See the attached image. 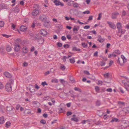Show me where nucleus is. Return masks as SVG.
Wrapping results in <instances>:
<instances>
[{
  "instance_id": "obj_9",
  "label": "nucleus",
  "mask_w": 129,
  "mask_h": 129,
  "mask_svg": "<svg viewBox=\"0 0 129 129\" xmlns=\"http://www.w3.org/2000/svg\"><path fill=\"white\" fill-rule=\"evenodd\" d=\"M122 125L125 128H126L127 126H129V121H124L122 122Z\"/></svg>"
},
{
  "instance_id": "obj_22",
  "label": "nucleus",
  "mask_w": 129,
  "mask_h": 129,
  "mask_svg": "<svg viewBox=\"0 0 129 129\" xmlns=\"http://www.w3.org/2000/svg\"><path fill=\"white\" fill-rule=\"evenodd\" d=\"M119 15L117 13H115L113 14L112 17L113 19H115L116 18V16Z\"/></svg>"
},
{
  "instance_id": "obj_59",
  "label": "nucleus",
  "mask_w": 129,
  "mask_h": 129,
  "mask_svg": "<svg viewBox=\"0 0 129 129\" xmlns=\"http://www.w3.org/2000/svg\"><path fill=\"white\" fill-rule=\"evenodd\" d=\"M90 76L92 77L90 78L91 79L93 80H95V77L94 76H93L91 74L90 75Z\"/></svg>"
},
{
  "instance_id": "obj_26",
  "label": "nucleus",
  "mask_w": 129,
  "mask_h": 129,
  "mask_svg": "<svg viewBox=\"0 0 129 129\" xmlns=\"http://www.w3.org/2000/svg\"><path fill=\"white\" fill-rule=\"evenodd\" d=\"M14 82V80L12 79H10L9 80V82L8 83H9L11 85L13 84Z\"/></svg>"
},
{
  "instance_id": "obj_19",
  "label": "nucleus",
  "mask_w": 129,
  "mask_h": 129,
  "mask_svg": "<svg viewBox=\"0 0 129 129\" xmlns=\"http://www.w3.org/2000/svg\"><path fill=\"white\" fill-rule=\"evenodd\" d=\"M121 59L123 61V63H124L126 61V59L125 57L123 55H122L121 56Z\"/></svg>"
},
{
  "instance_id": "obj_28",
  "label": "nucleus",
  "mask_w": 129,
  "mask_h": 129,
  "mask_svg": "<svg viewBox=\"0 0 129 129\" xmlns=\"http://www.w3.org/2000/svg\"><path fill=\"white\" fill-rule=\"evenodd\" d=\"M5 8V5L4 4H0V10Z\"/></svg>"
},
{
  "instance_id": "obj_5",
  "label": "nucleus",
  "mask_w": 129,
  "mask_h": 129,
  "mask_svg": "<svg viewBox=\"0 0 129 129\" xmlns=\"http://www.w3.org/2000/svg\"><path fill=\"white\" fill-rule=\"evenodd\" d=\"M53 3L56 6L60 5L61 6H63L64 5V4L63 3L61 2L59 0H54L53 1Z\"/></svg>"
},
{
  "instance_id": "obj_54",
  "label": "nucleus",
  "mask_w": 129,
  "mask_h": 129,
  "mask_svg": "<svg viewBox=\"0 0 129 129\" xmlns=\"http://www.w3.org/2000/svg\"><path fill=\"white\" fill-rule=\"evenodd\" d=\"M101 13L99 14V16L98 18V20H100L101 19Z\"/></svg>"
},
{
  "instance_id": "obj_12",
  "label": "nucleus",
  "mask_w": 129,
  "mask_h": 129,
  "mask_svg": "<svg viewBox=\"0 0 129 129\" xmlns=\"http://www.w3.org/2000/svg\"><path fill=\"white\" fill-rule=\"evenodd\" d=\"M6 49L7 51L9 52L12 50V48L10 45H7L6 46Z\"/></svg>"
},
{
  "instance_id": "obj_20",
  "label": "nucleus",
  "mask_w": 129,
  "mask_h": 129,
  "mask_svg": "<svg viewBox=\"0 0 129 129\" xmlns=\"http://www.w3.org/2000/svg\"><path fill=\"white\" fill-rule=\"evenodd\" d=\"M50 22L49 21H45L44 23V25L46 27H47L49 24Z\"/></svg>"
},
{
  "instance_id": "obj_17",
  "label": "nucleus",
  "mask_w": 129,
  "mask_h": 129,
  "mask_svg": "<svg viewBox=\"0 0 129 129\" xmlns=\"http://www.w3.org/2000/svg\"><path fill=\"white\" fill-rule=\"evenodd\" d=\"M65 66L63 64H61L60 68L62 71H64L66 69Z\"/></svg>"
},
{
  "instance_id": "obj_2",
  "label": "nucleus",
  "mask_w": 129,
  "mask_h": 129,
  "mask_svg": "<svg viewBox=\"0 0 129 129\" xmlns=\"http://www.w3.org/2000/svg\"><path fill=\"white\" fill-rule=\"evenodd\" d=\"M12 44L15 46L14 48L15 51L18 52L20 50V47L18 44L17 42H14Z\"/></svg>"
},
{
  "instance_id": "obj_51",
  "label": "nucleus",
  "mask_w": 129,
  "mask_h": 129,
  "mask_svg": "<svg viewBox=\"0 0 129 129\" xmlns=\"http://www.w3.org/2000/svg\"><path fill=\"white\" fill-rule=\"evenodd\" d=\"M98 51H96L94 54L93 56H94L97 57L98 56Z\"/></svg>"
},
{
  "instance_id": "obj_36",
  "label": "nucleus",
  "mask_w": 129,
  "mask_h": 129,
  "mask_svg": "<svg viewBox=\"0 0 129 129\" xmlns=\"http://www.w3.org/2000/svg\"><path fill=\"white\" fill-rule=\"evenodd\" d=\"M69 46V45L68 44H65L63 45V47L66 49L68 48Z\"/></svg>"
},
{
  "instance_id": "obj_63",
  "label": "nucleus",
  "mask_w": 129,
  "mask_h": 129,
  "mask_svg": "<svg viewBox=\"0 0 129 129\" xmlns=\"http://www.w3.org/2000/svg\"><path fill=\"white\" fill-rule=\"evenodd\" d=\"M35 50V48L34 46H33L31 47V49L30 50V51L31 52H32L34 51Z\"/></svg>"
},
{
  "instance_id": "obj_44",
  "label": "nucleus",
  "mask_w": 129,
  "mask_h": 129,
  "mask_svg": "<svg viewBox=\"0 0 129 129\" xmlns=\"http://www.w3.org/2000/svg\"><path fill=\"white\" fill-rule=\"evenodd\" d=\"M41 84L43 85V86H44L45 85H48V84L46 83V82L45 81L42 82V83Z\"/></svg>"
},
{
  "instance_id": "obj_21",
  "label": "nucleus",
  "mask_w": 129,
  "mask_h": 129,
  "mask_svg": "<svg viewBox=\"0 0 129 129\" xmlns=\"http://www.w3.org/2000/svg\"><path fill=\"white\" fill-rule=\"evenodd\" d=\"M15 109L12 107H7V110L8 111H11Z\"/></svg>"
},
{
  "instance_id": "obj_3",
  "label": "nucleus",
  "mask_w": 129,
  "mask_h": 129,
  "mask_svg": "<svg viewBox=\"0 0 129 129\" xmlns=\"http://www.w3.org/2000/svg\"><path fill=\"white\" fill-rule=\"evenodd\" d=\"M5 88L6 91L10 92L12 91V86L9 83H7L6 85Z\"/></svg>"
},
{
  "instance_id": "obj_56",
  "label": "nucleus",
  "mask_w": 129,
  "mask_h": 129,
  "mask_svg": "<svg viewBox=\"0 0 129 129\" xmlns=\"http://www.w3.org/2000/svg\"><path fill=\"white\" fill-rule=\"evenodd\" d=\"M35 87L38 89L40 87L37 84H36L35 85Z\"/></svg>"
},
{
  "instance_id": "obj_7",
  "label": "nucleus",
  "mask_w": 129,
  "mask_h": 129,
  "mask_svg": "<svg viewBox=\"0 0 129 129\" xmlns=\"http://www.w3.org/2000/svg\"><path fill=\"white\" fill-rule=\"evenodd\" d=\"M39 13V12L37 9L34 10L32 12V15L33 16H36L38 15Z\"/></svg>"
},
{
  "instance_id": "obj_15",
  "label": "nucleus",
  "mask_w": 129,
  "mask_h": 129,
  "mask_svg": "<svg viewBox=\"0 0 129 129\" xmlns=\"http://www.w3.org/2000/svg\"><path fill=\"white\" fill-rule=\"evenodd\" d=\"M72 51H80V49L79 48H77L76 47H73L72 49Z\"/></svg>"
},
{
  "instance_id": "obj_4",
  "label": "nucleus",
  "mask_w": 129,
  "mask_h": 129,
  "mask_svg": "<svg viewBox=\"0 0 129 129\" xmlns=\"http://www.w3.org/2000/svg\"><path fill=\"white\" fill-rule=\"evenodd\" d=\"M39 18L40 20L44 21L47 20V17L45 15L42 14L39 16Z\"/></svg>"
},
{
  "instance_id": "obj_62",
  "label": "nucleus",
  "mask_w": 129,
  "mask_h": 129,
  "mask_svg": "<svg viewBox=\"0 0 129 129\" xmlns=\"http://www.w3.org/2000/svg\"><path fill=\"white\" fill-rule=\"evenodd\" d=\"M20 107V105H19V104L17 105L16 106V109L17 110H18V109H19V108Z\"/></svg>"
},
{
  "instance_id": "obj_6",
  "label": "nucleus",
  "mask_w": 129,
  "mask_h": 129,
  "mask_svg": "<svg viewBox=\"0 0 129 129\" xmlns=\"http://www.w3.org/2000/svg\"><path fill=\"white\" fill-rule=\"evenodd\" d=\"M40 33L42 35L45 36L47 35V32L46 29H41L40 30Z\"/></svg>"
},
{
  "instance_id": "obj_57",
  "label": "nucleus",
  "mask_w": 129,
  "mask_h": 129,
  "mask_svg": "<svg viewBox=\"0 0 129 129\" xmlns=\"http://www.w3.org/2000/svg\"><path fill=\"white\" fill-rule=\"evenodd\" d=\"M72 114V112H71L68 111L67 113V116H69L70 115Z\"/></svg>"
},
{
  "instance_id": "obj_49",
  "label": "nucleus",
  "mask_w": 129,
  "mask_h": 129,
  "mask_svg": "<svg viewBox=\"0 0 129 129\" xmlns=\"http://www.w3.org/2000/svg\"><path fill=\"white\" fill-rule=\"evenodd\" d=\"M90 13V12L89 11L87 10L83 12V13L84 14H89Z\"/></svg>"
},
{
  "instance_id": "obj_37",
  "label": "nucleus",
  "mask_w": 129,
  "mask_h": 129,
  "mask_svg": "<svg viewBox=\"0 0 129 129\" xmlns=\"http://www.w3.org/2000/svg\"><path fill=\"white\" fill-rule=\"evenodd\" d=\"M40 122L41 123L43 124H45L46 123V121L43 119L41 120L40 121Z\"/></svg>"
},
{
  "instance_id": "obj_25",
  "label": "nucleus",
  "mask_w": 129,
  "mask_h": 129,
  "mask_svg": "<svg viewBox=\"0 0 129 129\" xmlns=\"http://www.w3.org/2000/svg\"><path fill=\"white\" fill-rule=\"evenodd\" d=\"M82 46L84 48H86L87 47V44L84 43H83L82 44Z\"/></svg>"
},
{
  "instance_id": "obj_46",
  "label": "nucleus",
  "mask_w": 129,
  "mask_h": 129,
  "mask_svg": "<svg viewBox=\"0 0 129 129\" xmlns=\"http://www.w3.org/2000/svg\"><path fill=\"white\" fill-rule=\"evenodd\" d=\"M73 2H74V1H70L69 2H68L67 4L68 6H71V3Z\"/></svg>"
},
{
  "instance_id": "obj_41",
  "label": "nucleus",
  "mask_w": 129,
  "mask_h": 129,
  "mask_svg": "<svg viewBox=\"0 0 129 129\" xmlns=\"http://www.w3.org/2000/svg\"><path fill=\"white\" fill-rule=\"evenodd\" d=\"M73 6L74 7H79V5L77 3H75L73 4Z\"/></svg>"
},
{
  "instance_id": "obj_33",
  "label": "nucleus",
  "mask_w": 129,
  "mask_h": 129,
  "mask_svg": "<svg viewBox=\"0 0 129 129\" xmlns=\"http://www.w3.org/2000/svg\"><path fill=\"white\" fill-rule=\"evenodd\" d=\"M95 89L96 92H99L100 88L98 86H95Z\"/></svg>"
},
{
  "instance_id": "obj_18",
  "label": "nucleus",
  "mask_w": 129,
  "mask_h": 129,
  "mask_svg": "<svg viewBox=\"0 0 129 129\" xmlns=\"http://www.w3.org/2000/svg\"><path fill=\"white\" fill-rule=\"evenodd\" d=\"M119 121V119L116 118H113L110 121V122H118Z\"/></svg>"
},
{
  "instance_id": "obj_11",
  "label": "nucleus",
  "mask_w": 129,
  "mask_h": 129,
  "mask_svg": "<svg viewBox=\"0 0 129 129\" xmlns=\"http://www.w3.org/2000/svg\"><path fill=\"white\" fill-rule=\"evenodd\" d=\"M27 27L25 26H22L20 27V30L22 31H25L27 30Z\"/></svg>"
},
{
  "instance_id": "obj_1",
  "label": "nucleus",
  "mask_w": 129,
  "mask_h": 129,
  "mask_svg": "<svg viewBox=\"0 0 129 129\" xmlns=\"http://www.w3.org/2000/svg\"><path fill=\"white\" fill-rule=\"evenodd\" d=\"M117 27L119 33H120L121 34H123L125 32L124 30H122L121 29V23L119 22L117 24Z\"/></svg>"
},
{
  "instance_id": "obj_31",
  "label": "nucleus",
  "mask_w": 129,
  "mask_h": 129,
  "mask_svg": "<svg viewBox=\"0 0 129 129\" xmlns=\"http://www.w3.org/2000/svg\"><path fill=\"white\" fill-rule=\"evenodd\" d=\"M96 105L97 106H100L101 104V102L99 100L97 101L96 102Z\"/></svg>"
},
{
  "instance_id": "obj_55",
  "label": "nucleus",
  "mask_w": 129,
  "mask_h": 129,
  "mask_svg": "<svg viewBox=\"0 0 129 129\" xmlns=\"http://www.w3.org/2000/svg\"><path fill=\"white\" fill-rule=\"evenodd\" d=\"M2 35L4 37H6V38H8L10 36L9 35H6L5 34H3Z\"/></svg>"
},
{
  "instance_id": "obj_32",
  "label": "nucleus",
  "mask_w": 129,
  "mask_h": 129,
  "mask_svg": "<svg viewBox=\"0 0 129 129\" xmlns=\"http://www.w3.org/2000/svg\"><path fill=\"white\" fill-rule=\"evenodd\" d=\"M10 122L9 121L7 122L5 124L6 126L8 127L10 125Z\"/></svg>"
},
{
  "instance_id": "obj_13",
  "label": "nucleus",
  "mask_w": 129,
  "mask_h": 129,
  "mask_svg": "<svg viewBox=\"0 0 129 129\" xmlns=\"http://www.w3.org/2000/svg\"><path fill=\"white\" fill-rule=\"evenodd\" d=\"M58 109L59 110V112L60 113H63L64 111V109L63 108L61 107V106H59L58 108Z\"/></svg>"
},
{
  "instance_id": "obj_52",
  "label": "nucleus",
  "mask_w": 129,
  "mask_h": 129,
  "mask_svg": "<svg viewBox=\"0 0 129 129\" xmlns=\"http://www.w3.org/2000/svg\"><path fill=\"white\" fill-rule=\"evenodd\" d=\"M106 91L108 92H111L112 91V89L111 88H108L107 89Z\"/></svg>"
},
{
  "instance_id": "obj_48",
  "label": "nucleus",
  "mask_w": 129,
  "mask_h": 129,
  "mask_svg": "<svg viewBox=\"0 0 129 129\" xmlns=\"http://www.w3.org/2000/svg\"><path fill=\"white\" fill-rule=\"evenodd\" d=\"M84 73L85 74L87 75H90V74L89 73L88 71H84Z\"/></svg>"
},
{
  "instance_id": "obj_38",
  "label": "nucleus",
  "mask_w": 129,
  "mask_h": 129,
  "mask_svg": "<svg viewBox=\"0 0 129 129\" xmlns=\"http://www.w3.org/2000/svg\"><path fill=\"white\" fill-rule=\"evenodd\" d=\"M60 82L63 85H64L65 83V81L63 79H60Z\"/></svg>"
},
{
  "instance_id": "obj_64",
  "label": "nucleus",
  "mask_w": 129,
  "mask_h": 129,
  "mask_svg": "<svg viewBox=\"0 0 129 129\" xmlns=\"http://www.w3.org/2000/svg\"><path fill=\"white\" fill-rule=\"evenodd\" d=\"M92 16H89V18L88 19V20H91L92 19Z\"/></svg>"
},
{
  "instance_id": "obj_58",
  "label": "nucleus",
  "mask_w": 129,
  "mask_h": 129,
  "mask_svg": "<svg viewBox=\"0 0 129 129\" xmlns=\"http://www.w3.org/2000/svg\"><path fill=\"white\" fill-rule=\"evenodd\" d=\"M118 104H119L122 105H124V103L121 102V101H119L118 102Z\"/></svg>"
},
{
  "instance_id": "obj_53",
  "label": "nucleus",
  "mask_w": 129,
  "mask_h": 129,
  "mask_svg": "<svg viewBox=\"0 0 129 129\" xmlns=\"http://www.w3.org/2000/svg\"><path fill=\"white\" fill-rule=\"evenodd\" d=\"M90 28V26L89 25H86L84 27V29H89Z\"/></svg>"
},
{
  "instance_id": "obj_39",
  "label": "nucleus",
  "mask_w": 129,
  "mask_h": 129,
  "mask_svg": "<svg viewBox=\"0 0 129 129\" xmlns=\"http://www.w3.org/2000/svg\"><path fill=\"white\" fill-rule=\"evenodd\" d=\"M4 87V86L1 82H0V89H2Z\"/></svg>"
},
{
  "instance_id": "obj_61",
  "label": "nucleus",
  "mask_w": 129,
  "mask_h": 129,
  "mask_svg": "<svg viewBox=\"0 0 129 129\" xmlns=\"http://www.w3.org/2000/svg\"><path fill=\"white\" fill-rule=\"evenodd\" d=\"M105 63L104 62L102 61L101 62L100 65L101 66H103L105 65Z\"/></svg>"
},
{
  "instance_id": "obj_29",
  "label": "nucleus",
  "mask_w": 129,
  "mask_h": 129,
  "mask_svg": "<svg viewBox=\"0 0 129 129\" xmlns=\"http://www.w3.org/2000/svg\"><path fill=\"white\" fill-rule=\"evenodd\" d=\"M114 53L115 54V53L116 54H119L121 53V52L119 50H115Z\"/></svg>"
},
{
  "instance_id": "obj_14",
  "label": "nucleus",
  "mask_w": 129,
  "mask_h": 129,
  "mask_svg": "<svg viewBox=\"0 0 129 129\" xmlns=\"http://www.w3.org/2000/svg\"><path fill=\"white\" fill-rule=\"evenodd\" d=\"M5 122L4 118V117L2 116L0 118V124H2Z\"/></svg>"
},
{
  "instance_id": "obj_43",
  "label": "nucleus",
  "mask_w": 129,
  "mask_h": 129,
  "mask_svg": "<svg viewBox=\"0 0 129 129\" xmlns=\"http://www.w3.org/2000/svg\"><path fill=\"white\" fill-rule=\"evenodd\" d=\"M28 65V63L26 62H24L23 63V67H26Z\"/></svg>"
},
{
  "instance_id": "obj_10",
  "label": "nucleus",
  "mask_w": 129,
  "mask_h": 129,
  "mask_svg": "<svg viewBox=\"0 0 129 129\" xmlns=\"http://www.w3.org/2000/svg\"><path fill=\"white\" fill-rule=\"evenodd\" d=\"M4 75L6 77L9 78H11L12 76L10 73L8 72H5L4 73Z\"/></svg>"
},
{
  "instance_id": "obj_16",
  "label": "nucleus",
  "mask_w": 129,
  "mask_h": 129,
  "mask_svg": "<svg viewBox=\"0 0 129 129\" xmlns=\"http://www.w3.org/2000/svg\"><path fill=\"white\" fill-rule=\"evenodd\" d=\"M28 50L26 47H25L23 48V52L24 53H26L28 52Z\"/></svg>"
},
{
  "instance_id": "obj_30",
  "label": "nucleus",
  "mask_w": 129,
  "mask_h": 129,
  "mask_svg": "<svg viewBox=\"0 0 129 129\" xmlns=\"http://www.w3.org/2000/svg\"><path fill=\"white\" fill-rule=\"evenodd\" d=\"M70 62H71V63H74L75 62L74 59V57H73L72 58L70 59Z\"/></svg>"
},
{
  "instance_id": "obj_50",
  "label": "nucleus",
  "mask_w": 129,
  "mask_h": 129,
  "mask_svg": "<svg viewBox=\"0 0 129 129\" xmlns=\"http://www.w3.org/2000/svg\"><path fill=\"white\" fill-rule=\"evenodd\" d=\"M67 58V57L66 56H64L62 58V59L64 61H66Z\"/></svg>"
},
{
  "instance_id": "obj_45",
  "label": "nucleus",
  "mask_w": 129,
  "mask_h": 129,
  "mask_svg": "<svg viewBox=\"0 0 129 129\" xmlns=\"http://www.w3.org/2000/svg\"><path fill=\"white\" fill-rule=\"evenodd\" d=\"M79 29V28H77L76 27H74L73 29V30L74 31H77Z\"/></svg>"
},
{
  "instance_id": "obj_42",
  "label": "nucleus",
  "mask_w": 129,
  "mask_h": 129,
  "mask_svg": "<svg viewBox=\"0 0 129 129\" xmlns=\"http://www.w3.org/2000/svg\"><path fill=\"white\" fill-rule=\"evenodd\" d=\"M44 42V41H37V43L38 44H40L43 43Z\"/></svg>"
},
{
  "instance_id": "obj_40",
  "label": "nucleus",
  "mask_w": 129,
  "mask_h": 129,
  "mask_svg": "<svg viewBox=\"0 0 129 129\" xmlns=\"http://www.w3.org/2000/svg\"><path fill=\"white\" fill-rule=\"evenodd\" d=\"M57 45L59 47H61L62 46V44L61 43H60L59 42H58L57 43Z\"/></svg>"
},
{
  "instance_id": "obj_60",
  "label": "nucleus",
  "mask_w": 129,
  "mask_h": 129,
  "mask_svg": "<svg viewBox=\"0 0 129 129\" xmlns=\"http://www.w3.org/2000/svg\"><path fill=\"white\" fill-rule=\"evenodd\" d=\"M67 37L68 40L70 39L71 38V36L70 35H67Z\"/></svg>"
},
{
  "instance_id": "obj_23",
  "label": "nucleus",
  "mask_w": 129,
  "mask_h": 129,
  "mask_svg": "<svg viewBox=\"0 0 129 129\" xmlns=\"http://www.w3.org/2000/svg\"><path fill=\"white\" fill-rule=\"evenodd\" d=\"M116 56V54L114 53H113L112 54H109L108 55V58H111L113 56Z\"/></svg>"
},
{
  "instance_id": "obj_34",
  "label": "nucleus",
  "mask_w": 129,
  "mask_h": 129,
  "mask_svg": "<svg viewBox=\"0 0 129 129\" xmlns=\"http://www.w3.org/2000/svg\"><path fill=\"white\" fill-rule=\"evenodd\" d=\"M121 61H122V60L121 58H119L118 57V60H117V62L118 63L121 65L122 66V64H121L120 62Z\"/></svg>"
},
{
  "instance_id": "obj_8",
  "label": "nucleus",
  "mask_w": 129,
  "mask_h": 129,
  "mask_svg": "<svg viewBox=\"0 0 129 129\" xmlns=\"http://www.w3.org/2000/svg\"><path fill=\"white\" fill-rule=\"evenodd\" d=\"M107 23L108 24L110 27L114 29L116 28L115 25L113 23L110 21L107 22Z\"/></svg>"
},
{
  "instance_id": "obj_24",
  "label": "nucleus",
  "mask_w": 129,
  "mask_h": 129,
  "mask_svg": "<svg viewBox=\"0 0 129 129\" xmlns=\"http://www.w3.org/2000/svg\"><path fill=\"white\" fill-rule=\"evenodd\" d=\"M110 73H106L104 75V76L105 78H108L109 77Z\"/></svg>"
},
{
  "instance_id": "obj_35",
  "label": "nucleus",
  "mask_w": 129,
  "mask_h": 129,
  "mask_svg": "<svg viewBox=\"0 0 129 129\" xmlns=\"http://www.w3.org/2000/svg\"><path fill=\"white\" fill-rule=\"evenodd\" d=\"M4 25V23L3 21H0V27H3Z\"/></svg>"
},
{
  "instance_id": "obj_47",
  "label": "nucleus",
  "mask_w": 129,
  "mask_h": 129,
  "mask_svg": "<svg viewBox=\"0 0 129 129\" xmlns=\"http://www.w3.org/2000/svg\"><path fill=\"white\" fill-rule=\"evenodd\" d=\"M4 50V47L2 46L0 47V50L1 52L3 51Z\"/></svg>"
},
{
  "instance_id": "obj_27",
  "label": "nucleus",
  "mask_w": 129,
  "mask_h": 129,
  "mask_svg": "<svg viewBox=\"0 0 129 129\" xmlns=\"http://www.w3.org/2000/svg\"><path fill=\"white\" fill-rule=\"evenodd\" d=\"M71 120L73 121H75L76 122H77L78 121V120L76 117L74 118H72L71 119Z\"/></svg>"
}]
</instances>
